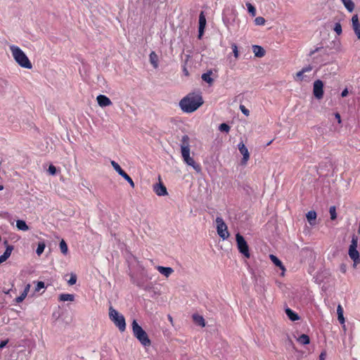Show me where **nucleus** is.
Instances as JSON below:
<instances>
[{"mask_svg":"<svg viewBox=\"0 0 360 360\" xmlns=\"http://www.w3.org/2000/svg\"><path fill=\"white\" fill-rule=\"evenodd\" d=\"M203 104L200 93L192 92L187 94L179 101V107L184 112L191 113Z\"/></svg>","mask_w":360,"mask_h":360,"instance_id":"nucleus-1","label":"nucleus"},{"mask_svg":"<svg viewBox=\"0 0 360 360\" xmlns=\"http://www.w3.org/2000/svg\"><path fill=\"white\" fill-rule=\"evenodd\" d=\"M10 50L15 62L22 68L31 69L32 65L26 54L15 45L10 46Z\"/></svg>","mask_w":360,"mask_h":360,"instance_id":"nucleus-2","label":"nucleus"},{"mask_svg":"<svg viewBox=\"0 0 360 360\" xmlns=\"http://www.w3.org/2000/svg\"><path fill=\"white\" fill-rule=\"evenodd\" d=\"M131 326L134 337L143 347H149L151 345V341L146 332L139 325L136 320L133 321Z\"/></svg>","mask_w":360,"mask_h":360,"instance_id":"nucleus-3","label":"nucleus"},{"mask_svg":"<svg viewBox=\"0 0 360 360\" xmlns=\"http://www.w3.org/2000/svg\"><path fill=\"white\" fill-rule=\"evenodd\" d=\"M238 18V12L235 6H228L223 11V22L227 28L233 26Z\"/></svg>","mask_w":360,"mask_h":360,"instance_id":"nucleus-4","label":"nucleus"},{"mask_svg":"<svg viewBox=\"0 0 360 360\" xmlns=\"http://www.w3.org/2000/svg\"><path fill=\"white\" fill-rule=\"evenodd\" d=\"M109 317L121 332L124 331L126 329L125 319L122 314H120L112 307H110L109 309Z\"/></svg>","mask_w":360,"mask_h":360,"instance_id":"nucleus-5","label":"nucleus"},{"mask_svg":"<svg viewBox=\"0 0 360 360\" xmlns=\"http://www.w3.org/2000/svg\"><path fill=\"white\" fill-rule=\"evenodd\" d=\"M358 237L353 235L352 237L351 244L349 247L348 254L351 259L354 262V266L360 263V255L357 250Z\"/></svg>","mask_w":360,"mask_h":360,"instance_id":"nucleus-6","label":"nucleus"},{"mask_svg":"<svg viewBox=\"0 0 360 360\" xmlns=\"http://www.w3.org/2000/svg\"><path fill=\"white\" fill-rule=\"evenodd\" d=\"M236 239L239 252L246 258H250L249 247L244 237L238 233L236 235Z\"/></svg>","mask_w":360,"mask_h":360,"instance_id":"nucleus-7","label":"nucleus"},{"mask_svg":"<svg viewBox=\"0 0 360 360\" xmlns=\"http://www.w3.org/2000/svg\"><path fill=\"white\" fill-rule=\"evenodd\" d=\"M215 221L217 224V231L218 235L223 240L227 239L230 234L228 231V227L224 221V219L221 217H217Z\"/></svg>","mask_w":360,"mask_h":360,"instance_id":"nucleus-8","label":"nucleus"},{"mask_svg":"<svg viewBox=\"0 0 360 360\" xmlns=\"http://www.w3.org/2000/svg\"><path fill=\"white\" fill-rule=\"evenodd\" d=\"M111 165L114 168V169L121 176H122L127 182L130 184L131 188L134 187V183L132 179L121 168L120 165L114 160L110 162Z\"/></svg>","mask_w":360,"mask_h":360,"instance_id":"nucleus-9","label":"nucleus"},{"mask_svg":"<svg viewBox=\"0 0 360 360\" xmlns=\"http://www.w3.org/2000/svg\"><path fill=\"white\" fill-rule=\"evenodd\" d=\"M181 155L184 161L188 165L191 166L197 172L200 170V166L190 156V150H184L181 152Z\"/></svg>","mask_w":360,"mask_h":360,"instance_id":"nucleus-10","label":"nucleus"},{"mask_svg":"<svg viewBox=\"0 0 360 360\" xmlns=\"http://www.w3.org/2000/svg\"><path fill=\"white\" fill-rule=\"evenodd\" d=\"M313 94L317 99H321L323 96V83L317 79L314 82Z\"/></svg>","mask_w":360,"mask_h":360,"instance_id":"nucleus-11","label":"nucleus"},{"mask_svg":"<svg viewBox=\"0 0 360 360\" xmlns=\"http://www.w3.org/2000/svg\"><path fill=\"white\" fill-rule=\"evenodd\" d=\"M238 150L243 155L242 164L246 165L250 158V154L248 148L245 146L243 141L240 142L238 145Z\"/></svg>","mask_w":360,"mask_h":360,"instance_id":"nucleus-12","label":"nucleus"},{"mask_svg":"<svg viewBox=\"0 0 360 360\" xmlns=\"http://www.w3.org/2000/svg\"><path fill=\"white\" fill-rule=\"evenodd\" d=\"M4 243L6 246V248L4 254L0 256V264L9 258L13 250V246L8 245L7 240H5Z\"/></svg>","mask_w":360,"mask_h":360,"instance_id":"nucleus-13","label":"nucleus"},{"mask_svg":"<svg viewBox=\"0 0 360 360\" xmlns=\"http://www.w3.org/2000/svg\"><path fill=\"white\" fill-rule=\"evenodd\" d=\"M206 25V18L203 12H201L199 15V28H198V39H201L203 34L204 30Z\"/></svg>","mask_w":360,"mask_h":360,"instance_id":"nucleus-14","label":"nucleus"},{"mask_svg":"<svg viewBox=\"0 0 360 360\" xmlns=\"http://www.w3.org/2000/svg\"><path fill=\"white\" fill-rule=\"evenodd\" d=\"M153 191L159 196L167 195V188L161 182L153 186Z\"/></svg>","mask_w":360,"mask_h":360,"instance_id":"nucleus-15","label":"nucleus"},{"mask_svg":"<svg viewBox=\"0 0 360 360\" xmlns=\"http://www.w3.org/2000/svg\"><path fill=\"white\" fill-rule=\"evenodd\" d=\"M352 28L358 39H360V22L357 15H354L352 18Z\"/></svg>","mask_w":360,"mask_h":360,"instance_id":"nucleus-16","label":"nucleus"},{"mask_svg":"<svg viewBox=\"0 0 360 360\" xmlns=\"http://www.w3.org/2000/svg\"><path fill=\"white\" fill-rule=\"evenodd\" d=\"M98 104L101 107L109 106L112 104L110 99L105 95H99L96 98Z\"/></svg>","mask_w":360,"mask_h":360,"instance_id":"nucleus-17","label":"nucleus"},{"mask_svg":"<svg viewBox=\"0 0 360 360\" xmlns=\"http://www.w3.org/2000/svg\"><path fill=\"white\" fill-rule=\"evenodd\" d=\"M181 152L184 150H190V138L188 135H184L181 140Z\"/></svg>","mask_w":360,"mask_h":360,"instance_id":"nucleus-18","label":"nucleus"},{"mask_svg":"<svg viewBox=\"0 0 360 360\" xmlns=\"http://www.w3.org/2000/svg\"><path fill=\"white\" fill-rule=\"evenodd\" d=\"M156 269L161 274L164 275L167 278L169 277L174 272L173 269L171 267L158 266Z\"/></svg>","mask_w":360,"mask_h":360,"instance_id":"nucleus-19","label":"nucleus"},{"mask_svg":"<svg viewBox=\"0 0 360 360\" xmlns=\"http://www.w3.org/2000/svg\"><path fill=\"white\" fill-rule=\"evenodd\" d=\"M252 51L255 56L258 58H262L265 55V50L259 45H253Z\"/></svg>","mask_w":360,"mask_h":360,"instance_id":"nucleus-20","label":"nucleus"},{"mask_svg":"<svg viewBox=\"0 0 360 360\" xmlns=\"http://www.w3.org/2000/svg\"><path fill=\"white\" fill-rule=\"evenodd\" d=\"M344 311L342 305L339 304L337 307L338 319L341 325L345 326V319L343 315Z\"/></svg>","mask_w":360,"mask_h":360,"instance_id":"nucleus-21","label":"nucleus"},{"mask_svg":"<svg viewBox=\"0 0 360 360\" xmlns=\"http://www.w3.org/2000/svg\"><path fill=\"white\" fill-rule=\"evenodd\" d=\"M192 317H193V320L195 324H197L201 327H204L205 326V319L202 316H200L198 314H194Z\"/></svg>","mask_w":360,"mask_h":360,"instance_id":"nucleus-22","label":"nucleus"},{"mask_svg":"<svg viewBox=\"0 0 360 360\" xmlns=\"http://www.w3.org/2000/svg\"><path fill=\"white\" fill-rule=\"evenodd\" d=\"M149 60L154 68L158 67V57L155 51H152L149 55Z\"/></svg>","mask_w":360,"mask_h":360,"instance_id":"nucleus-23","label":"nucleus"},{"mask_svg":"<svg viewBox=\"0 0 360 360\" xmlns=\"http://www.w3.org/2000/svg\"><path fill=\"white\" fill-rule=\"evenodd\" d=\"M285 314L290 320L295 321L300 319L299 315L290 308L285 309Z\"/></svg>","mask_w":360,"mask_h":360,"instance_id":"nucleus-24","label":"nucleus"},{"mask_svg":"<svg viewBox=\"0 0 360 360\" xmlns=\"http://www.w3.org/2000/svg\"><path fill=\"white\" fill-rule=\"evenodd\" d=\"M307 219L309 221V223L311 225H314L315 224V220L316 219V213L315 211L311 210L309 211L306 215Z\"/></svg>","mask_w":360,"mask_h":360,"instance_id":"nucleus-25","label":"nucleus"},{"mask_svg":"<svg viewBox=\"0 0 360 360\" xmlns=\"http://www.w3.org/2000/svg\"><path fill=\"white\" fill-rule=\"evenodd\" d=\"M270 259L272 262L278 267H279L282 270H285L284 266L283 265L282 262L275 255H270Z\"/></svg>","mask_w":360,"mask_h":360,"instance_id":"nucleus-26","label":"nucleus"},{"mask_svg":"<svg viewBox=\"0 0 360 360\" xmlns=\"http://www.w3.org/2000/svg\"><path fill=\"white\" fill-rule=\"evenodd\" d=\"M341 1L349 12L354 11V4L352 0H341Z\"/></svg>","mask_w":360,"mask_h":360,"instance_id":"nucleus-27","label":"nucleus"},{"mask_svg":"<svg viewBox=\"0 0 360 360\" xmlns=\"http://www.w3.org/2000/svg\"><path fill=\"white\" fill-rule=\"evenodd\" d=\"M297 342L301 345H308L310 342V338L307 335L302 334L297 339Z\"/></svg>","mask_w":360,"mask_h":360,"instance_id":"nucleus-28","label":"nucleus"},{"mask_svg":"<svg viewBox=\"0 0 360 360\" xmlns=\"http://www.w3.org/2000/svg\"><path fill=\"white\" fill-rule=\"evenodd\" d=\"M16 226L19 230L26 231L29 230V227L25 221L18 219L16 221Z\"/></svg>","mask_w":360,"mask_h":360,"instance_id":"nucleus-29","label":"nucleus"},{"mask_svg":"<svg viewBox=\"0 0 360 360\" xmlns=\"http://www.w3.org/2000/svg\"><path fill=\"white\" fill-rule=\"evenodd\" d=\"M75 299L74 295L72 294H60L59 295V301L65 302V301H73Z\"/></svg>","mask_w":360,"mask_h":360,"instance_id":"nucleus-30","label":"nucleus"},{"mask_svg":"<svg viewBox=\"0 0 360 360\" xmlns=\"http://www.w3.org/2000/svg\"><path fill=\"white\" fill-rule=\"evenodd\" d=\"M212 71H208L205 73H203L202 75V79L203 81L206 82L207 83L212 84L213 82V79L211 77Z\"/></svg>","mask_w":360,"mask_h":360,"instance_id":"nucleus-31","label":"nucleus"},{"mask_svg":"<svg viewBox=\"0 0 360 360\" xmlns=\"http://www.w3.org/2000/svg\"><path fill=\"white\" fill-rule=\"evenodd\" d=\"M59 246H60V249L61 252L64 255H66L68 254V245L65 243V241L64 240H62L60 242Z\"/></svg>","mask_w":360,"mask_h":360,"instance_id":"nucleus-32","label":"nucleus"},{"mask_svg":"<svg viewBox=\"0 0 360 360\" xmlns=\"http://www.w3.org/2000/svg\"><path fill=\"white\" fill-rule=\"evenodd\" d=\"M46 248V244L44 243V241H41L38 243V245H37V250H36V253L37 254V255H41L43 252L44 251V249Z\"/></svg>","mask_w":360,"mask_h":360,"instance_id":"nucleus-33","label":"nucleus"},{"mask_svg":"<svg viewBox=\"0 0 360 360\" xmlns=\"http://www.w3.org/2000/svg\"><path fill=\"white\" fill-rule=\"evenodd\" d=\"M246 6L248 8V11L249 13L252 16L255 17L257 14L256 8L255 7L250 3L248 2L246 3Z\"/></svg>","mask_w":360,"mask_h":360,"instance_id":"nucleus-34","label":"nucleus"},{"mask_svg":"<svg viewBox=\"0 0 360 360\" xmlns=\"http://www.w3.org/2000/svg\"><path fill=\"white\" fill-rule=\"evenodd\" d=\"M329 212L330 214V219L332 220H335L337 218L336 208L335 206H331L329 209Z\"/></svg>","mask_w":360,"mask_h":360,"instance_id":"nucleus-35","label":"nucleus"},{"mask_svg":"<svg viewBox=\"0 0 360 360\" xmlns=\"http://www.w3.org/2000/svg\"><path fill=\"white\" fill-rule=\"evenodd\" d=\"M265 22L266 20L263 17L259 16L255 19V24L256 25H264Z\"/></svg>","mask_w":360,"mask_h":360,"instance_id":"nucleus-36","label":"nucleus"},{"mask_svg":"<svg viewBox=\"0 0 360 360\" xmlns=\"http://www.w3.org/2000/svg\"><path fill=\"white\" fill-rule=\"evenodd\" d=\"M219 129L221 131H225L227 133L230 130V127L226 123H222L219 126Z\"/></svg>","mask_w":360,"mask_h":360,"instance_id":"nucleus-37","label":"nucleus"},{"mask_svg":"<svg viewBox=\"0 0 360 360\" xmlns=\"http://www.w3.org/2000/svg\"><path fill=\"white\" fill-rule=\"evenodd\" d=\"M334 31L336 32L338 35L342 34V26L340 22H336L334 26Z\"/></svg>","mask_w":360,"mask_h":360,"instance_id":"nucleus-38","label":"nucleus"},{"mask_svg":"<svg viewBox=\"0 0 360 360\" xmlns=\"http://www.w3.org/2000/svg\"><path fill=\"white\" fill-rule=\"evenodd\" d=\"M231 49L233 50V56L236 58H238L239 57V52L238 50V46L236 44H231Z\"/></svg>","mask_w":360,"mask_h":360,"instance_id":"nucleus-39","label":"nucleus"},{"mask_svg":"<svg viewBox=\"0 0 360 360\" xmlns=\"http://www.w3.org/2000/svg\"><path fill=\"white\" fill-rule=\"evenodd\" d=\"M77 282V276L75 274H71L70 279L68 281L69 285H72Z\"/></svg>","mask_w":360,"mask_h":360,"instance_id":"nucleus-40","label":"nucleus"},{"mask_svg":"<svg viewBox=\"0 0 360 360\" xmlns=\"http://www.w3.org/2000/svg\"><path fill=\"white\" fill-rule=\"evenodd\" d=\"M26 297H27L26 292H22L20 296H18L15 298V302L17 303H20L25 299Z\"/></svg>","mask_w":360,"mask_h":360,"instance_id":"nucleus-41","label":"nucleus"},{"mask_svg":"<svg viewBox=\"0 0 360 360\" xmlns=\"http://www.w3.org/2000/svg\"><path fill=\"white\" fill-rule=\"evenodd\" d=\"M240 110H241V112L245 115V116H248L250 115V111L248 109H247L245 108V105H240Z\"/></svg>","mask_w":360,"mask_h":360,"instance_id":"nucleus-42","label":"nucleus"},{"mask_svg":"<svg viewBox=\"0 0 360 360\" xmlns=\"http://www.w3.org/2000/svg\"><path fill=\"white\" fill-rule=\"evenodd\" d=\"M48 172L50 174L55 175L56 174V167L54 165H51L49 167Z\"/></svg>","mask_w":360,"mask_h":360,"instance_id":"nucleus-43","label":"nucleus"},{"mask_svg":"<svg viewBox=\"0 0 360 360\" xmlns=\"http://www.w3.org/2000/svg\"><path fill=\"white\" fill-rule=\"evenodd\" d=\"M45 287V284L43 281H38L35 288L36 291H39L41 289Z\"/></svg>","mask_w":360,"mask_h":360,"instance_id":"nucleus-44","label":"nucleus"},{"mask_svg":"<svg viewBox=\"0 0 360 360\" xmlns=\"http://www.w3.org/2000/svg\"><path fill=\"white\" fill-rule=\"evenodd\" d=\"M296 77L298 80L302 81L304 78V72L300 70L296 73Z\"/></svg>","mask_w":360,"mask_h":360,"instance_id":"nucleus-45","label":"nucleus"},{"mask_svg":"<svg viewBox=\"0 0 360 360\" xmlns=\"http://www.w3.org/2000/svg\"><path fill=\"white\" fill-rule=\"evenodd\" d=\"M311 70H312V67L311 65H307V66L303 68L301 70L304 73H305V72H310Z\"/></svg>","mask_w":360,"mask_h":360,"instance_id":"nucleus-46","label":"nucleus"},{"mask_svg":"<svg viewBox=\"0 0 360 360\" xmlns=\"http://www.w3.org/2000/svg\"><path fill=\"white\" fill-rule=\"evenodd\" d=\"M334 115H335V119L337 120L339 124H341V122H342V120H341V117H340V113H339V112H335V113L334 114Z\"/></svg>","mask_w":360,"mask_h":360,"instance_id":"nucleus-47","label":"nucleus"},{"mask_svg":"<svg viewBox=\"0 0 360 360\" xmlns=\"http://www.w3.org/2000/svg\"><path fill=\"white\" fill-rule=\"evenodd\" d=\"M8 340L1 341L0 342V349H3L4 347H5L6 345L8 344Z\"/></svg>","mask_w":360,"mask_h":360,"instance_id":"nucleus-48","label":"nucleus"},{"mask_svg":"<svg viewBox=\"0 0 360 360\" xmlns=\"http://www.w3.org/2000/svg\"><path fill=\"white\" fill-rule=\"evenodd\" d=\"M30 284H27L24 288V290L22 292H26V295H27L29 291H30Z\"/></svg>","mask_w":360,"mask_h":360,"instance_id":"nucleus-49","label":"nucleus"},{"mask_svg":"<svg viewBox=\"0 0 360 360\" xmlns=\"http://www.w3.org/2000/svg\"><path fill=\"white\" fill-rule=\"evenodd\" d=\"M347 94H348L347 89H345L342 91V93H341V96H342V97H345V96H347Z\"/></svg>","mask_w":360,"mask_h":360,"instance_id":"nucleus-50","label":"nucleus"},{"mask_svg":"<svg viewBox=\"0 0 360 360\" xmlns=\"http://www.w3.org/2000/svg\"><path fill=\"white\" fill-rule=\"evenodd\" d=\"M183 72H184V75H186V76L189 75V72H188L187 68H186V66H184V68H183Z\"/></svg>","mask_w":360,"mask_h":360,"instance_id":"nucleus-51","label":"nucleus"},{"mask_svg":"<svg viewBox=\"0 0 360 360\" xmlns=\"http://www.w3.org/2000/svg\"><path fill=\"white\" fill-rule=\"evenodd\" d=\"M325 358L326 354L322 352L319 356V360H325Z\"/></svg>","mask_w":360,"mask_h":360,"instance_id":"nucleus-52","label":"nucleus"},{"mask_svg":"<svg viewBox=\"0 0 360 360\" xmlns=\"http://www.w3.org/2000/svg\"><path fill=\"white\" fill-rule=\"evenodd\" d=\"M320 49H321V48H316L315 50L311 51L310 52V56H311V55L314 54L316 52L319 51L320 50Z\"/></svg>","mask_w":360,"mask_h":360,"instance_id":"nucleus-53","label":"nucleus"},{"mask_svg":"<svg viewBox=\"0 0 360 360\" xmlns=\"http://www.w3.org/2000/svg\"><path fill=\"white\" fill-rule=\"evenodd\" d=\"M168 319H169V321L172 323V322H173V319H172V317L170 315H168Z\"/></svg>","mask_w":360,"mask_h":360,"instance_id":"nucleus-54","label":"nucleus"},{"mask_svg":"<svg viewBox=\"0 0 360 360\" xmlns=\"http://www.w3.org/2000/svg\"><path fill=\"white\" fill-rule=\"evenodd\" d=\"M4 189V186L2 185H0V191H2Z\"/></svg>","mask_w":360,"mask_h":360,"instance_id":"nucleus-55","label":"nucleus"},{"mask_svg":"<svg viewBox=\"0 0 360 360\" xmlns=\"http://www.w3.org/2000/svg\"><path fill=\"white\" fill-rule=\"evenodd\" d=\"M358 233L360 234V226H359V229L358 230Z\"/></svg>","mask_w":360,"mask_h":360,"instance_id":"nucleus-56","label":"nucleus"},{"mask_svg":"<svg viewBox=\"0 0 360 360\" xmlns=\"http://www.w3.org/2000/svg\"><path fill=\"white\" fill-rule=\"evenodd\" d=\"M271 143H272V141H270V142H269V143H268V144H267V145L269 146V145H270Z\"/></svg>","mask_w":360,"mask_h":360,"instance_id":"nucleus-57","label":"nucleus"}]
</instances>
